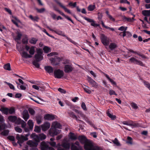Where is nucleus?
<instances>
[{
	"label": "nucleus",
	"instance_id": "nucleus-5",
	"mask_svg": "<svg viewBox=\"0 0 150 150\" xmlns=\"http://www.w3.org/2000/svg\"><path fill=\"white\" fill-rule=\"evenodd\" d=\"M57 150H69L70 149V144L68 143L64 142L61 144H58L57 146Z\"/></svg>",
	"mask_w": 150,
	"mask_h": 150
},
{
	"label": "nucleus",
	"instance_id": "nucleus-34",
	"mask_svg": "<svg viewBox=\"0 0 150 150\" xmlns=\"http://www.w3.org/2000/svg\"><path fill=\"white\" fill-rule=\"evenodd\" d=\"M36 120L38 124H40L41 122V117L39 115H38L36 117Z\"/></svg>",
	"mask_w": 150,
	"mask_h": 150
},
{
	"label": "nucleus",
	"instance_id": "nucleus-25",
	"mask_svg": "<svg viewBox=\"0 0 150 150\" xmlns=\"http://www.w3.org/2000/svg\"><path fill=\"white\" fill-rule=\"evenodd\" d=\"M117 47L116 44L114 42L111 43L109 45V48L111 50H112Z\"/></svg>",
	"mask_w": 150,
	"mask_h": 150
},
{
	"label": "nucleus",
	"instance_id": "nucleus-57",
	"mask_svg": "<svg viewBox=\"0 0 150 150\" xmlns=\"http://www.w3.org/2000/svg\"><path fill=\"white\" fill-rule=\"evenodd\" d=\"M58 54V53L56 52H52L50 54H48L47 56H52L54 55H57Z\"/></svg>",
	"mask_w": 150,
	"mask_h": 150
},
{
	"label": "nucleus",
	"instance_id": "nucleus-3",
	"mask_svg": "<svg viewBox=\"0 0 150 150\" xmlns=\"http://www.w3.org/2000/svg\"><path fill=\"white\" fill-rule=\"evenodd\" d=\"M35 47L33 46H31L30 47L27 45L25 46V49L30 54L25 51H23L22 52L21 56L22 57L25 58H31L32 57V55H33L35 52Z\"/></svg>",
	"mask_w": 150,
	"mask_h": 150
},
{
	"label": "nucleus",
	"instance_id": "nucleus-11",
	"mask_svg": "<svg viewBox=\"0 0 150 150\" xmlns=\"http://www.w3.org/2000/svg\"><path fill=\"white\" fill-rule=\"evenodd\" d=\"M54 32L57 34L62 36L63 37H65L69 41L71 42L72 43H74V42L72 40H71L70 38L68 37L67 36H66L64 33L62 31L59 30H56L54 31Z\"/></svg>",
	"mask_w": 150,
	"mask_h": 150
},
{
	"label": "nucleus",
	"instance_id": "nucleus-18",
	"mask_svg": "<svg viewBox=\"0 0 150 150\" xmlns=\"http://www.w3.org/2000/svg\"><path fill=\"white\" fill-rule=\"evenodd\" d=\"M50 124L48 122H45L41 125L42 130L44 131L48 129L50 127Z\"/></svg>",
	"mask_w": 150,
	"mask_h": 150
},
{
	"label": "nucleus",
	"instance_id": "nucleus-36",
	"mask_svg": "<svg viewBox=\"0 0 150 150\" xmlns=\"http://www.w3.org/2000/svg\"><path fill=\"white\" fill-rule=\"evenodd\" d=\"M4 68L5 69L8 71H10L11 70L10 65L9 63L4 65Z\"/></svg>",
	"mask_w": 150,
	"mask_h": 150
},
{
	"label": "nucleus",
	"instance_id": "nucleus-63",
	"mask_svg": "<svg viewBox=\"0 0 150 150\" xmlns=\"http://www.w3.org/2000/svg\"><path fill=\"white\" fill-rule=\"evenodd\" d=\"M109 93L111 95H117V94L115 93V92L112 90H110Z\"/></svg>",
	"mask_w": 150,
	"mask_h": 150
},
{
	"label": "nucleus",
	"instance_id": "nucleus-61",
	"mask_svg": "<svg viewBox=\"0 0 150 150\" xmlns=\"http://www.w3.org/2000/svg\"><path fill=\"white\" fill-rule=\"evenodd\" d=\"M104 75H105V76L110 81L111 83H112L114 81L112 79H110L109 77L105 73H104Z\"/></svg>",
	"mask_w": 150,
	"mask_h": 150
},
{
	"label": "nucleus",
	"instance_id": "nucleus-1",
	"mask_svg": "<svg viewBox=\"0 0 150 150\" xmlns=\"http://www.w3.org/2000/svg\"><path fill=\"white\" fill-rule=\"evenodd\" d=\"M78 139L81 143L84 144L85 150H101L98 146H93L92 142L84 135L79 136Z\"/></svg>",
	"mask_w": 150,
	"mask_h": 150
},
{
	"label": "nucleus",
	"instance_id": "nucleus-26",
	"mask_svg": "<svg viewBox=\"0 0 150 150\" xmlns=\"http://www.w3.org/2000/svg\"><path fill=\"white\" fill-rule=\"evenodd\" d=\"M107 114V115L112 120H114L116 118V117L115 115H112L109 112V110H108Z\"/></svg>",
	"mask_w": 150,
	"mask_h": 150
},
{
	"label": "nucleus",
	"instance_id": "nucleus-41",
	"mask_svg": "<svg viewBox=\"0 0 150 150\" xmlns=\"http://www.w3.org/2000/svg\"><path fill=\"white\" fill-rule=\"evenodd\" d=\"M46 136L44 134H42L39 135V139L40 140H43L46 139Z\"/></svg>",
	"mask_w": 150,
	"mask_h": 150
},
{
	"label": "nucleus",
	"instance_id": "nucleus-64",
	"mask_svg": "<svg viewBox=\"0 0 150 150\" xmlns=\"http://www.w3.org/2000/svg\"><path fill=\"white\" fill-rule=\"evenodd\" d=\"M7 138L9 140L11 141H14L15 140V138L13 136H9Z\"/></svg>",
	"mask_w": 150,
	"mask_h": 150
},
{
	"label": "nucleus",
	"instance_id": "nucleus-17",
	"mask_svg": "<svg viewBox=\"0 0 150 150\" xmlns=\"http://www.w3.org/2000/svg\"><path fill=\"white\" fill-rule=\"evenodd\" d=\"M41 150H46L50 149V147L44 142H42L41 144Z\"/></svg>",
	"mask_w": 150,
	"mask_h": 150
},
{
	"label": "nucleus",
	"instance_id": "nucleus-14",
	"mask_svg": "<svg viewBox=\"0 0 150 150\" xmlns=\"http://www.w3.org/2000/svg\"><path fill=\"white\" fill-rule=\"evenodd\" d=\"M23 117L25 121H27L29 117L28 111L26 109L24 110L22 113Z\"/></svg>",
	"mask_w": 150,
	"mask_h": 150
},
{
	"label": "nucleus",
	"instance_id": "nucleus-62",
	"mask_svg": "<svg viewBox=\"0 0 150 150\" xmlns=\"http://www.w3.org/2000/svg\"><path fill=\"white\" fill-rule=\"evenodd\" d=\"M104 75H105V76L110 81L111 83H112L114 81L112 79H110L109 77L105 73H104Z\"/></svg>",
	"mask_w": 150,
	"mask_h": 150
},
{
	"label": "nucleus",
	"instance_id": "nucleus-42",
	"mask_svg": "<svg viewBox=\"0 0 150 150\" xmlns=\"http://www.w3.org/2000/svg\"><path fill=\"white\" fill-rule=\"evenodd\" d=\"M36 60H34L33 62V65L38 68H39L40 67V64Z\"/></svg>",
	"mask_w": 150,
	"mask_h": 150
},
{
	"label": "nucleus",
	"instance_id": "nucleus-8",
	"mask_svg": "<svg viewBox=\"0 0 150 150\" xmlns=\"http://www.w3.org/2000/svg\"><path fill=\"white\" fill-rule=\"evenodd\" d=\"M53 7L54 10L58 12L62 16H63L65 18L68 19V20L71 21L73 24L74 23L73 21L71 20V19L68 16L65 15L63 12H62L61 11L59 10L56 6L55 5H53Z\"/></svg>",
	"mask_w": 150,
	"mask_h": 150
},
{
	"label": "nucleus",
	"instance_id": "nucleus-32",
	"mask_svg": "<svg viewBox=\"0 0 150 150\" xmlns=\"http://www.w3.org/2000/svg\"><path fill=\"white\" fill-rule=\"evenodd\" d=\"M27 123L29 126L30 129H32L33 127V121L30 120Z\"/></svg>",
	"mask_w": 150,
	"mask_h": 150
},
{
	"label": "nucleus",
	"instance_id": "nucleus-59",
	"mask_svg": "<svg viewBox=\"0 0 150 150\" xmlns=\"http://www.w3.org/2000/svg\"><path fill=\"white\" fill-rule=\"evenodd\" d=\"M83 18L89 22H94V21L91 19L88 18L86 17H84Z\"/></svg>",
	"mask_w": 150,
	"mask_h": 150
},
{
	"label": "nucleus",
	"instance_id": "nucleus-31",
	"mask_svg": "<svg viewBox=\"0 0 150 150\" xmlns=\"http://www.w3.org/2000/svg\"><path fill=\"white\" fill-rule=\"evenodd\" d=\"M71 150H82V148L81 147H77L73 144L71 145Z\"/></svg>",
	"mask_w": 150,
	"mask_h": 150
},
{
	"label": "nucleus",
	"instance_id": "nucleus-19",
	"mask_svg": "<svg viewBox=\"0 0 150 150\" xmlns=\"http://www.w3.org/2000/svg\"><path fill=\"white\" fill-rule=\"evenodd\" d=\"M45 119L48 120H52L54 119L55 117L54 115L50 114H47L45 115L44 117Z\"/></svg>",
	"mask_w": 150,
	"mask_h": 150
},
{
	"label": "nucleus",
	"instance_id": "nucleus-22",
	"mask_svg": "<svg viewBox=\"0 0 150 150\" xmlns=\"http://www.w3.org/2000/svg\"><path fill=\"white\" fill-rule=\"evenodd\" d=\"M32 87L33 88L36 90H40L41 91H43L45 90L44 86L40 87V86H38L36 85H33L32 86Z\"/></svg>",
	"mask_w": 150,
	"mask_h": 150
},
{
	"label": "nucleus",
	"instance_id": "nucleus-45",
	"mask_svg": "<svg viewBox=\"0 0 150 150\" xmlns=\"http://www.w3.org/2000/svg\"><path fill=\"white\" fill-rule=\"evenodd\" d=\"M4 83L7 84L11 89H13V90H15L14 86L12 84L6 81H4Z\"/></svg>",
	"mask_w": 150,
	"mask_h": 150
},
{
	"label": "nucleus",
	"instance_id": "nucleus-23",
	"mask_svg": "<svg viewBox=\"0 0 150 150\" xmlns=\"http://www.w3.org/2000/svg\"><path fill=\"white\" fill-rule=\"evenodd\" d=\"M0 111L3 113L7 115L8 114V108L4 107H1L0 109Z\"/></svg>",
	"mask_w": 150,
	"mask_h": 150
},
{
	"label": "nucleus",
	"instance_id": "nucleus-35",
	"mask_svg": "<svg viewBox=\"0 0 150 150\" xmlns=\"http://www.w3.org/2000/svg\"><path fill=\"white\" fill-rule=\"evenodd\" d=\"M96 8L95 5H90L88 7V9L89 11H93Z\"/></svg>",
	"mask_w": 150,
	"mask_h": 150
},
{
	"label": "nucleus",
	"instance_id": "nucleus-49",
	"mask_svg": "<svg viewBox=\"0 0 150 150\" xmlns=\"http://www.w3.org/2000/svg\"><path fill=\"white\" fill-rule=\"evenodd\" d=\"M9 132V131L8 130H5L1 132V134L4 136H7Z\"/></svg>",
	"mask_w": 150,
	"mask_h": 150
},
{
	"label": "nucleus",
	"instance_id": "nucleus-15",
	"mask_svg": "<svg viewBox=\"0 0 150 150\" xmlns=\"http://www.w3.org/2000/svg\"><path fill=\"white\" fill-rule=\"evenodd\" d=\"M54 1L59 5V6L63 8L66 12H67L69 14H71V12L70 11L66 8L65 6H63L61 3L58 1L57 0H54Z\"/></svg>",
	"mask_w": 150,
	"mask_h": 150
},
{
	"label": "nucleus",
	"instance_id": "nucleus-50",
	"mask_svg": "<svg viewBox=\"0 0 150 150\" xmlns=\"http://www.w3.org/2000/svg\"><path fill=\"white\" fill-rule=\"evenodd\" d=\"M28 110L29 113L31 115H33L35 114V110L31 108H29Z\"/></svg>",
	"mask_w": 150,
	"mask_h": 150
},
{
	"label": "nucleus",
	"instance_id": "nucleus-48",
	"mask_svg": "<svg viewBox=\"0 0 150 150\" xmlns=\"http://www.w3.org/2000/svg\"><path fill=\"white\" fill-rule=\"evenodd\" d=\"M127 139L128 141L127 142V143L130 144H132V138L129 137H127Z\"/></svg>",
	"mask_w": 150,
	"mask_h": 150
},
{
	"label": "nucleus",
	"instance_id": "nucleus-20",
	"mask_svg": "<svg viewBox=\"0 0 150 150\" xmlns=\"http://www.w3.org/2000/svg\"><path fill=\"white\" fill-rule=\"evenodd\" d=\"M45 69L46 71L49 74L52 73L53 72V68L51 66H45Z\"/></svg>",
	"mask_w": 150,
	"mask_h": 150
},
{
	"label": "nucleus",
	"instance_id": "nucleus-46",
	"mask_svg": "<svg viewBox=\"0 0 150 150\" xmlns=\"http://www.w3.org/2000/svg\"><path fill=\"white\" fill-rule=\"evenodd\" d=\"M7 127L6 125L5 124H3L0 125V131L4 130Z\"/></svg>",
	"mask_w": 150,
	"mask_h": 150
},
{
	"label": "nucleus",
	"instance_id": "nucleus-39",
	"mask_svg": "<svg viewBox=\"0 0 150 150\" xmlns=\"http://www.w3.org/2000/svg\"><path fill=\"white\" fill-rule=\"evenodd\" d=\"M130 105L134 109H137L138 108V107L137 104L133 102L131 103Z\"/></svg>",
	"mask_w": 150,
	"mask_h": 150
},
{
	"label": "nucleus",
	"instance_id": "nucleus-30",
	"mask_svg": "<svg viewBox=\"0 0 150 150\" xmlns=\"http://www.w3.org/2000/svg\"><path fill=\"white\" fill-rule=\"evenodd\" d=\"M31 136L34 139L35 141L39 142L40 141L39 139V135L38 136L35 134H33L31 135Z\"/></svg>",
	"mask_w": 150,
	"mask_h": 150
},
{
	"label": "nucleus",
	"instance_id": "nucleus-2",
	"mask_svg": "<svg viewBox=\"0 0 150 150\" xmlns=\"http://www.w3.org/2000/svg\"><path fill=\"white\" fill-rule=\"evenodd\" d=\"M62 127L60 124L57 122H55L53 123L51 128L50 129L49 134L51 136L53 137L55 135H57L59 134L61 130H58L56 128H61Z\"/></svg>",
	"mask_w": 150,
	"mask_h": 150
},
{
	"label": "nucleus",
	"instance_id": "nucleus-29",
	"mask_svg": "<svg viewBox=\"0 0 150 150\" xmlns=\"http://www.w3.org/2000/svg\"><path fill=\"white\" fill-rule=\"evenodd\" d=\"M68 112L71 117L73 118H75L76 120H79L78 119L77 117L74 114L73 112L68 110Z\"/></svg>",
	"mask_w": 150,
	"mask_h": 150
},
{
	"label": "nucleus",
	"instance_id": "nucleus-43",
	"mask_svg": "<svg viewBox=\"0 0 150 150\" xmlns=\"http://www.w3.org/2000/svg\"><path fill=\"white\" fill-rule=\"evenodd\" d=\"M17 36L16 37L15 39V40L16 41L17 40H20L21 39V36H22V35L21 33H17Z\"/></svg>",
	"mask_w": 150,
	"mask_h": 150
},
{
	"label": "nucleus",
	"instance_id": "nucleus-33",
	"mask_svg": "<svg viewBox=\"0 0 150 150\" xmlns=\"http://www.w3.org/2000/svg\"><path fill=\"white\" fill-rule=\"evenodd\" d=\"M142 14L145 16H150V10H143L142 11Z\"/></svg>",
	"mask_w": 150,
	"mask_h": 150
},
{
	"label": "nucleus",
	"instance_id": "nucleus-27",
	"mask_svg": "<svg viewBox=\"0 0 150 150\" xmlns=\"http://www.w3.org/2000/svg\"><path fill=\"white\" fill-rule=\"evenodd\" d=\"M130 126H132V128L136 127L139 126V124L135 122L130 120Z\"/></svg>",
	"mask_w": 150,
	"mask_h": 150
},
{
	"label": "nucleus",
	"instance_id": "nucleus-28",
	"mask_svg": "<svg viewBox=\"0 0 150 150\" xmlns=\"http://www.w3.org/2000/svg\"><path fill=\"white\" fill-rule=\"evenodd\" d=\"M38 39L34 38H32L29 40L30 43L31 44H36Z\"/></svg>",
	"mask_w": 150,
	"mask_h": 150
},
{
	"label": "nucleus",
	"instance_id": "nucleus-6",
	"mask_svg": "<svg viewBox=\"0 0 150 150\" xmlns=\"http://www.w3.org/2000/svg\"><path fill=\"white\" fill-rule=\"evenodd\" d=\"M50 60L53 65L56 66L59 64L60 62L62 61V59L57 56H55L54 57L51 58Z\"/></svg>",
	"mask_w": 150,
	"mask_h": 150
},
{
	"label": "nucleus",
	"instance_id": "nucleus-10",
	"mask_svg": "<svg viewBox=\"0 0 150 150\" xmlns=\"http://www.w3.org/2000/svg\"><path fill=\"white\" fill-rule=\"evenodd\" d=\"M100 39L102 43L105 45H108L109 44V40L104 34L100 35Z\"/></svg>",
	"mask_w": 150,
	"mask_h": 150
},
{
	"label": "nucleus",
	"instance_id": "nucleus-52",
	"mask_svg": "<svg viewBox=\"0 0 150 150\" xmlns=\"http://www.w3.org/2000/svg\"><path fill=\"white\" fill-rule=\"evenodd\" d=\"M36 10L38 12L40 13H42L45 11V9L44 8L41 9L37 8Z\"/></svg>",
	"mask_w": 150,
	"mask_h": 150
},
{
	"label": "nucleus",
	"instance_id": "nucleus-24",
	"mask_svg": "<svg viewBox=\"0 0 150 150\" xmlns=\"http://www.w3.org/2000/svg\"><path fill=\"white\" fill-rule=\"evenodd\" d=\"M8 119L10 121L14 122L17 119V117L16 116L11 115L9 116Z\"/></svg>",
	"mask_w": 150,
	"mask_h": 150
},
{
	"label": "nucleus",
	"instance_id": "nucleus-37",
	"mask_svg": "<svg viewBox=\"0 0 150 150\" xmlns=\"http://www.w3.org/2000/svg\"><path fill=\"white\" fill-rule=\"evenodd\" d=\"M29 17L33 21H38V20L39 19L38 17L35 16L33 17L32 15H30Z\"/></svg>",
	"mask_w": 150,
	"mask_h": 150
},
{
	"label": "nucleus",
	"instance_id": "nucleus-13",
	"mask_svg": "<svg viewBox=\"0 0 150 150\" xmlns=\"http://www.w3.org/2000/svg\"><path fill=\"white\" fill-rule=\"evenodd\" d=\"M16 139L18 140V142L23 143L24 141H27L28 139L27 137H25L23 135H20L19 134H17L16 136Z\"/></svg>",
	"mask_w": 150,
	"mask_h": 150
},
{
	"label": "nucleus",
	"instance_id": "nucleus-38",
	"mask_svg": "<svg viewBox=\"0 0 150 150\" xmlns=\"http://www.w3.org/2000/svg\"><path fill=\"white\" fill-rule=\"evenodd\" d=\"M43 50H44V52L46 53H47L51 51L50 48L47 46H45L43 48Z\"/></svg>",
	"mask_w": 150,
	"mask_h": 150
},
{
	"label": "nucleus",
	"instance_id": "nucleus-16",
	"mask_svg": "<svg viewBox=\"0 0 150 150\" xmlns=\"http://www.w3.org/2000/svg\"><path fill=\"white\" fill-rule=\"evenodd\" d=\"M87 80L88 82L92 85L93 87L95 88L97 87L98 85L96 82L93 80L91 77H88Z\"/></svg>",
	"mask_w": 150,
	"mask_h": 150
},
{
	"label": "nucleus",
	"instance_id": "nucleus-9",
	"mask_svg": "<svg viewBox=\"0 0 150 150\" xmlns=\"http://www.w3.org/2000/svg\"><path fill=\"white\" fill-rule=\"evenodd\" d=\"M129 61L131 63H134L139 65L142 66H144V65L142 62L139 60H138L134 57L131 58L129 59Z\"/></svg>",
	"mask_w": 150,
	"mask_h": 150
},
{
	"label": "nucleus",
	"instance_id": "nucleus-44",
	"mask_svg": "<svg viewBox=\"0 0 150 150\" xmlns=\"http://www.w3.org/2000/svg\"><path fill=\"white\" fill-rule=\"evenodd\" d=\"M84 91L87 93L90 94L91 93V91L89 89V87L88 86H86L85 87H83Z\"/></svg>",
	"mask_w": 150,
	"mask_h": 150
},
{
	"label": "nucleus",
	"instance_id": "nucleus-21",
	"mask_svg": "<svg viewBox=\"0 0 150 150\" xmlns=\"http://www.w3.org/2000/svg\"><path fill=\"white\" fill-rule=\"evenodd\" d=\"M123 19L124 21H128L129 22H132L135 20L134 17L132 18H127L125 16H123Z\"/></svg>",
	"mask_w": 150,
	"mask_h": 150
},
{
	"label": "nucleus",
	"instance_id": "nucleus-54",
	"mask_svg": "<svg viewBox=\"0 0 150 150\" xmlns=\"http://www.w3.org/2000/svg\"><path fill=\"white\" fill-rule=\"evenodd\" d=\"M15 109L13 108H11L10 109L8 108V113L10 114H12L15 112Z\"/></svg>",
	"mask_w": 150,
	"mask_h": 150
},
{
	"label": "nucleus",
	"instance_id": "nucleus-7",
	"mask_svg": "<svg viewBox=\"0 0 150 150\" xmlns=\"http://www.w3.org/2000/svg\"><path fill=\"white\" fill-rule=\"evenodd\" d=\"M54 77L56 78L61 79L64 75V72L63 70L60 69L55 70L54 71Z\"/></svg>",
	"mask_w": 150,
	"mask_h": 150
},
{
	"label": "nucleus",
	"instance_id": "nucleus-55",
	"mask_svg": "<svg viewBox=\"0 0 150 150\" xmlns=\"http://www.w3.org/2000/svg\"><path fill=\"white\" fill-rule=\"evenodd\" d=\"M130 120H129L128 121H124L122 122V124L126 125H128L130 126Z\"/></svg>",
	"mask_w": 150,
	"mask_h": 150
},
{
	"label": "nucleus",
	"instance_id": "nucleus-47",
	"mask_svg": "<svg viewBox=\"0 0 150 150\" xmlns=\"http://www.w3.org/2000/svg\"><path fill=\"white\" fill-rule=\"evenodd\" d=\"M70 139L73 140H75L77 138L74 134L71 132H70Z\"/></svg>",
	"mask_w": 150,
	"mask_h": 150
},
{
	"label": "nucleus",
	"instance_id": "nucleus-51",
	"mask_svg": "<svg viewBox=\"0 0 150 150\" xmlns=\"http://www.w3.org/2000/svg\"><path fill=\"white\" fill-rule=\"evenodd\" d=\"M34 131L37 132L39 133L40 132V128L38 126H36L35 127Z\"/></svg>",
	"mask_w": 150,
	"mask_h": 150
},
{
	"label": "nucleus",
	"instance_id": "nucleus-60",
	"mask_svg": "<svg viewBox=\"0 0 150 150\" xmlns=\"http://www.w3.org/2000/svg\"><path fill=\"white\" fill-rule=\"evenodd\" d=\"M58 91L61 93H66V91L65 90L62 89L61 88H59L58 89Z\"/></svg>",
	"mask_w": 150,
	"mask_h": 150
},
{
	"label": "nucleus",
	"instance_id": "nucleus-12",
	"mask_svg": "<svg viewBox=\"0 0 150 150\" xmlns=\"http://www.w3.org/2000/svg\"><path fill=\"white\" fill-rule=\"evenodd\" d=\"M74 69V68L71 65H65L64 66V71L66 73L71 72Z\"/></svg>",
	"mask_w": 150,
	"mask_h": 150
},
{
	"label": "nucleus",
	"instance_id": "nucleus-53",
	"mask_svg": "<svg viewBox=\"0 0 150 150\" xmlns=\"http://www.w3.org/2000/svg\"><path fill=\"white\" fill-rule=\"evenodd\" d=\"M15 129L16 132L19 133H21L22 132V129L18 127H15Z\"/></svg>",
	"mask_w": 150,
	"mask_h": 150
},
{
	"label": "nucleus",
	"instance_id": "nucleus-4",
	"mask_svg": "<svg viewBox=\"0 0 150 150\" xmlns=\"http://www.w3.org/2000/svg\"><path fill=\"white\" fill-rule=\"evenodd\" d=\"M43 51L42 49L39 48L37 50V53L35 55V60L38 61H40L43 59L42 55Z\"/></svg>",
	"mask_w": 150,
	"mask_h": 150
},
{
	"label": "nucleus",
	"instance_id": "nucleus-58",
	"mask_svg": "<svg viewBox=\"0 0 150 150\" xmlns=\"http://www.w3.org/2000/svg\"><path fill=\"white\" fill-rule=\"evenodd\" d=\"M76 2L73 3L72 2L69 3L68 4V5L70 6H72L74 7H76Z\"/></svg>",
	"mask_w": 150,
	"mask_h": 150
},
{
	"label": "nucleus",
	"instance_id": "nucleus-40",
	"mask_svg": "<svg viewBox=\"0 0 150 150\" xmlns=\"http://www.w3.org/2000/svg\"><path fill=\"white\" fill-rule=\"evenodd\" d=\"M112 142L114 144H116L117 146H121L120 143L117 138H115L114 140L112 141Z\"/></svg>",
	"mask_w": 150,
	"mask_h": 150
},
{
	"label": "nucleus",
	"instance_id": "nucleus-56",
	"mask_svg": "<svg viewBox=\"0 0 150 150\" xmlns=\"http://www.w3.org/2000/svg\"><path fill=\"white\" fill-rule=\"evenodd\" d=\"M81 107L85 111L87 110V108H86V105L84 102H83L82 103Z\"/></svg>",
	"mask_w": 150,
	"mask_h": 150
}]
</instances>
